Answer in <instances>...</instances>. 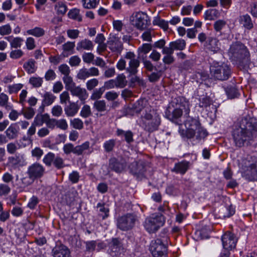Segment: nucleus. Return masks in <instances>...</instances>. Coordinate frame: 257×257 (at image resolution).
I'll return each mask as SVG.
<instances>
[{
	"label": "nucleus",
	"mask_w": 257,
	"mask_h": 257,
	"mask_svg": "<svg viewBox=\"0 0 257 257\" xmlns=\"http://www.w3.org/2000/svg\"><path fill=\"white\" fill-rule=\"evenodd\" d=\"M256 125L247 118H242L239 124L235 126L232 132L235 146L240 148L248 145L256 137Z\"/></svg>",
	"instance_id": "1"
},
{
	"label": "nucleus",
	"mask_w": 257,
	"mask_h": 257,
	"mask_svg": "<svg viewBox=\"0 0 257 257\" xmlns=\"http://www.w3.org/2000/svg\"><path fill=\"white\" fill-rule=\"evenodd\" d=\"M228 55L240 69L247 70L249 67V54L246 47L241 43H233L230 47Z\"/></svg>",
	"instance_id": "2"
},
{
	"label": "nucleus",
	"mask_w": 257,
	"mask_h": 257,
	"mask_svg": "<svg viewBox=\"0 0 257 257\" xmlns=\"http://www.w3.org/2000/svg\"><path fill=\"white\" fill-rule=\"evenodd\" d=\"M185 125L186 130L184 135L188 139L192 138L196 135V139L201 140L208 135L206 130L201 126L197 119L188 117L185 122Z\"/></svg>",
	"instance_id": "3"
},
{
	"label": "nucleus",
	"mask_w": 257,
	"mask_h": 257,
	"mask_svg": "<svg viewBox=\"0 0 257 257\" xmlns=\"http://www.w3.org/2000/svg\"><path fill=\"white\" fill-rule=\"evenodd\" d=\"M174 109L172 111V114L170 119L174 121L180 118L184 111L186 114H188L190 111V104L188 101L184 97L178 96L173 98L170 103Z\"/></svg>",
	"instance_id": "4"
},
{
	"label": "nucleus",
	"mask_w": 257,
	"mask_h": 257,
	"mask_svg": "<svg viewBox=\"0 0 257 257\" xmlns=\"http://www.w3.org/2000/svg\"><path fill=\"white\" fill-rule=\"evenodd\" d=\"M211 77L216 80L224 81L229 78L231 75L230 67L224 63L213 62L210 67Z\"/></svg>",
	"instance_id": "5"
},
{
	"label": "nucleus",
	"mask_w": 257,
	"mask_h": 257,
	"mask_svg": "<svg viewBox=\"0 0 257 257\" xmlns=\"http://www.w3.org/2000/svg\"><path fill=\"white\" fill-rule=\"evenodd\" d=\"M245 177L250 181H257V154L248 155L243 160Z\"/></svg>",
	"instance_id": "6"
},
{
	"label": "nucleus",
	"mask_w": 257,
	"mask_h": 257,
	"mask_svg": "<svg viewBox=\"0 0 257 257\" xmlns=\"http://www.w3.org/2000/svg\"><path fill=\"white\" fill-rule=\"evenodd\" d=\"M165 222V219L163 215L160 214H154L146 218L144 225L148 232L153 233L162 226Z\"/></svg>",
	"instance_id": "7"
},
{
	"label": "nucleus",
	"mask_w": 257,
	"mask_h": 257,
	"mask_svg": "<svg viewBox=\"0 0 257 257\" xmlns=\"http://www.w3.org/2000/svg\"><path fill=\"white\" fill-rule=\"evenodd\" d=\"M142 122L145 129L149 132L156 130L160 124V117L154 111L147 112L142 116Z\"/></svg>",
	"instance_id": "8"
},
{
	"label": "nucleus",
	"mask_w": 257,
	"mask_h": 257,
	"mask_svg": "<svg viewBox=\"0 0 257 257\" xmlns=\"http://www.w3.org/2000/svg\"><path fill=\"white\" fill-rule=\"evenodd\" d=\"M136 221V217L131 214H127L117 219V226L120 229L126 231L132 229Z\"/></svg>",
	"instance_id": "9"
},
{
	"label": "nucleus",
	"mask_w": 257,
	"mask_h": 257,
	"mask_svg": "<svg viewBox=\"0 0 257 257\" xmlns=\"http://www.w3.org/2000/svg\"><path fill=\"white\" fill-rule=\"evenodd\" d=\"M150 249L154 257L167 256V247L159 239L152 241Z\"/></svg>",
	"instance_id": "10"
},
{
	"label": "nucleus",
	"mask_w": 257,
	"mask_h": 257,
	"mask_svg": "<svg viewBox=\"0 0 257 257\" xmlns=\"http://www.w3.org/2000/svg\"><path fill=\"white\" fill-rule=\"evenodd\" d=\"M124 58L128 61V66L126 71L131 75H136L138 72V68L140 66V60L136 58L134 52H128L124 56Z\"/></svg>",
	"instance_id": "11"
},
{
	"label": "nucleus",
	"mask_w": 257,
	"mask_h": 257,
	"mask_svg": "<svg viewBox=\"0 0 257 257\" xmlns=\"http://www.w3.org/2000/svg\"><path fill=\"white\" fill-rule=\"evenodd\" d=\"M148 16L143 12H137L132 16L131 21L133 25L138 29L143 30L147 28L148 25Z\"/></svg>",
	"instance_id": "12"
},
{
	"label": "nucleus",
	"mask_w": 257,
	"mask_h": 257,
	"mask_svg": "<svg viewBox=\"0 0 257 257\" xmlns=\"http://www.w3.org/2000/svg\"><path fill=\"white\" fill-rule=\"evenodd\" d=\"M222 242L224 249L230 250L235 247L237 239L233 234L227 232L222 236Z\"/></svg>",
	"instance_id": "13"
},
{
	"label": "nucleus",
	"mask_w": 257,
	"mask_h": 257,
	"mask_svg": "<svg viewBox=\"0 0 257 257\" xmlns=\"http://www.w3.org/2000/svg\"><path fill=\"white\" fill-rule=\"evenodd\" d=\"M45 172V169L42 165L39 163H35L29 167L27 173L28 175L36 179L42 177Z\"/></svg>",
	"instance_id": "14"
},
{
	"label": "nucleus",
	"mask_w": 257,
	"mask_h": 257,
	"mask_svg": "<svg viewBox=\"0 0 257 257\" xmlns=\"http://www.w3.org/2000/svg\"><path fill=\"white\" fill-rule=\"evenodd\" d=\"M109 166L115 172H121L126 168V162L122 158L118 159L115 158H111L109 161Z\"/></svg>",
	"instance_id": "15"
},
{
	"label": "nucleus",
	"mask_w": 257,
	"mask_h": 257,
	"mask_svg": "<svg viewBox=\"0 0 257 257\" xmlns=\"http://www.w3.org/2000/svg\"><path fill=\"white\" fill-rule=\"evenodd\" d=\"M204 46L207 50L214 53H218L220 51V43L219 40L213 37L208 38Z\"/></svg>",
	"instance_id": "16"
},
{
	"label": "nucleus",
	"mask_w": 257,
	"mask_h": 257,
	"mask_svg": "<svg viewBox=\"0 0 257 257\" xmlns=\"http://www.w3.org/2000/svg\"><path fill=\"white\" fill-rule=\"evenodd\" d=\"M131 172L135 175H142L146 171L145 163L141 160L135 161L129 166Z\"/></svg>",
	"instance_id": "17"
},
{
	"label": "nucleus",
	"mask_w": 257,
	"mask_h": 257,
	"mask_svg": "<svg viewBox=\"0 0 257 257\" xmlns=\"http://www.w3.org/2000/svg\"><path fill=\"white\" fill-rule=\"evenodd\" d=\"M54 257H70V251L68 248L64 245H56L52 250Z\"/></svg>",
	"instance_id": "18"
},
{
	"label": "nucleus",
	"mask_w": 257,
	"mask_h": 257,
	"mask_svg": "<svg viewBox=\"0 0 257 257\" xmlns=\"http://www.w3.org/2000/svg\"><path fill=\"white\" fill-rule=\"evenodd\" d=\"M122 249L120 241L117 238H112L109 245V254L112 256H117Z\"/></svg>",
	"instance_id": "19"
},
{
	"label": "nucleus",
	"mask_w": 257,
	"mask_h": 257,
	"mask_svg": "<svg viewBox=\"0 0 257 257\" xmlns=\"http://www.w3.org/2000/svg\"><path fill=\"white\" fill-rule=\"evenodd\" d=\"M69 90L72 95L78 97L82 101H84L88 97V94L86 89L82 88L80 86L74 85L72 88H70Z\"/></svg>",
	"instance_id": "20"
},
{
	"label": "nucleus",
	"mask_w": 257,
	"mask_h": 257,
	"mask_svg": "<svg viewBox=\"0 0 257 257\" xmlns=\"http://www.w3.org/2000/svg\"><path fill=\"white\" fill-rule=\"evenodd\" d=\"M109 48L112 51L120 53L122 49L123 46L121 41L118 37H113L108 41Z\"/></svg>",
	"instance_id": "21"
},
{
	"label": "nucleus",
	"mask_w": 257,
	"mask_h": 257,
	"mask_svg": "<svg viewBox=\"0 0 257 257\" xmlns=\"http://www.w3.org/2000/svg\"><path fill=\"white\" fill-rule=\"evenodd\" d=\"M190 163L183 161L175 164L172 171L177 173L184 174L189 168Z\"/></svg>",
	"instance_id": "22"
},
{
	"label": "nucleus",
	"mask_w": 257,
	"mask_h": 257,
	"mask_svg": "<svg viewBox=\"0 0 257 257\" xmlns=\"http://www.w3.org/2000/svg\"><path fill=\"white\" fill-rule=\"evenodd\" d=\"M79 107L75 102H70L69 104L64 108V111L67 116H73L78 111Z\"/></svg>",
	"instance_id": "23"
},
{
	"label": "nucleus",
	"mask_w": 257,
	"mask_h": 257,
	"mask_svg": "<svg viewBox=\"0 0 257 257\" xmlns=\"http://www.w3.org/2000/svg\"><path fill=\"white\" fill-rule=\"evenodd\" d=\"M93 48L92 42L88 39H84L77 43L76 49L78 51L82 50H91Z\"/></svg>",
	"instance_id": "24"
},
{
	"label": "nucleus",
	"mask_w": 257,
	"mask_h": 257,
	"mask_svg": "<svg viewBox=\"0 0 257 257\" xmlns=\"http://www.w3.org/2000/svg\"><path fill=\"white\" fill-rule=\"evenodd\" d=\"M18 128L15 124H11L5 132L7 138L10 140L16 139L18 137Z\"/></svg>",
	"instance_id": "25"
},
{
	"label": "nucleus",
	"mask_w": 257,
	"mask_h": 257,
	"mask_svg": "<svg viewBox=\"0 0 257 257\" xmlns=\"http://www.w3.org/2000/svg\"><path fill=\"white\" fill-rule=\"evenodd\" d=\"M239 23L247 29H251L253 27L250 16L248 15H242L239 17Z\"/></svg>",
	"instance_id": "26"
},
{
	"label": "nucleus",
	"mask_w": 257,
	"mask_h": 257,
	"mask_svg": "<svg viewBox=\"0 0 257 257\" xmlns=\"http://www.w3.org/2000/svg\"><path fill=\"white\" fill-rule=\"evenodd\" d=\"M220 16L219 11L216 9H209L207 10L204 15V19L206 20H214Z\"/></svg>",
	"instance_id": "27"
},
{
	"label": "nucleus",
	"mask_w": 257,
	"mask_h": 257,
	"mask_svg": "<svg viewBox=\"0 0 257 257\" xmlns=\"http://www.w3.org/2000/svg\"><path fill=\"white\" fill-rule=\"evenodd\" d=\"M42 107L51 105L54 101L56 97L51 92H47L43 95Z\"/></svg>",
	"instance_id": "28"
},
{
	"label": "nucleus",
	"mask_w": 257,
	"mask_h": 257,
	"mask_svg": "<svg viewBox=\"0 0 257 257\" xmlns=\"http://www.w3.org/2000/svg\"><path fill=\"white\" fill-rule=\"evenodd\" d=\"M5 39L8 40L10 43L11 47L14 48H18L21 47L22 43L23 41V39L21 38H13L12 36L6 37H5Z\"/></svg>",
	"instance_id": "29"
},
{
	"label": "nucleus",
	"mask_w": 257,
	"mask_h": 257,
	"mask_svg": "<svg viewBox=\"0 0 257 257\" xmlns=\"http://www.w3.org/2000/svg\"><path fill=\"white\" fill-rule=\"evenodd\" d=\"M116 134L118 136L124 137L125 141L128 143H130L134 141L133 134L130 131H124L120 129H118L116 131Z\"/></svg>",
	"instance_id": "30"
},
{
	"label": "nucleus",
	"mask_w": 257,
	"mask_h": 257,
	"mask_svg": "<svg viewBox=\"0 0 257 257\" xmlns=\"http://www.w3.org/2000/svg\"><path fill=\"white\" fill-rule=\"evenodd\" d=\"M93 108L98 112H104L107 110L106 102L104 100L95 101L93 104Z\"/></svg>",
	"instance_id": "31"
},
{
	"label": "nucleus",
	"mask_w": 257,
	"mask_h": 257,
	"mask_svg": "<svg viewBox=\"0 0 257 257\" xmlns=\"http://www.w3.org/2000/svg\"><path fill=\"white\" fill-rule=\"evenodd\" d=\"M47 117H48V114L45 113L44 114H37L34 118L32 124L36 126H41L44 123H45V120Z\"/></svg>",
	"instance_id": "32"
},
{
	"label": "nucleus",
	"mask_w": 257,
	"mask_h": 257,
	"mask_svg": "<svg viewBox=\"0 0 257 257\" xmlns=\"http://www.w3.org/2000/svg\"><path fill=\"white\" fill-rule=\"evenodd\" d=\"M26 33L28 35H32L36 37H40L45 35V32L43 28L37 27L34 29L27 30Z\"/></svg>",
	"instance_id": "33"
},
{
	"label": "nucleus",
	"mask_w": 257,
	"mask_h": 257,
	"mask_svg": "<svg viewBox=\"0 0 257 257\" xmlns=\"http://www.w3.org/2000/svg\"><path fill=\"white\" fill-rule=\"evenodd\" d=\"M169 45L172 46L174 50H183L186 47V42L183 39H179L175 41L172 42L170 43Z\"/></svg>",
	"instance_id": "34"
},
{
	"label": "nucleus",
	"mask_w": 257,
	"mask_h": 257,
	"mask_svg": "<svg viewBox=\"0 0 257 257\" xmlns=\"http://www.w3.org/2000/svg\"><path fill=\"white\" fill-rule=\"evenodd\" d=\"M55 155L52 152H49L46 154L43 159V162L47 167H51L53 164Z\"/></svg>",
	"instance_id": "35"
},
{
	"label": "nucleus",
	"mask_w": 257,
	"mask_h": 257,
	"mask_svg": "<svg viewBox=\"0 0 257 257\" xmlns=\"http://www.w3.org/2000/svg\"><path fill=\"white\" fill-rule=\"evenodd\" d=\"M151 50L152 46L150 44H143L138 49V55L141 56L142 58L144 55L148 54Z\"/></svg>",
	"instance_id": "36"
},
{
	"label": "nucleus",
	"mask_w": 257,
	"mask_h": 257,
	"mask_svg": "<svg viewBox=\"0 0 257 257\" xmlns=\"http://www.w3.org/2000/svg\"><path fill=\"white\" fill-rule=\"evenodd\" d=\"M90 143L88 141L84 142L81 145L75 147V154L78 156L81 155L83 153L89 149Z\"/></svg>",
	"instance_id": "37"
},
{
	"label": "nucleus",
	"mask_w": 257,
	"mask_h": 257,
	"mask_svg": "<svg viewBox=\"0 0 257 257\" xmlns=\"http://www.w3.org/2000/svg\"><path fill=\"white\" fill-rule=\"evenodd\" d=\"M105 91L104 87H101L98 89H95L90 96V99L92 100H98Z\"/></svg>",
	"instance_id": "38"
},
{
	"label": "nucleus",
	"mask_w": 257,
	"mask_h": 257,
	"mask_svg": "<svg viewBox=\"0 0 257 257\" xmlns=\"http://www.w3.org/2000/svg\"><path fill=\"white\" fill-rule=\"evenodd\" d=\"M226 93L228 97L230 99H233L237 97L239 95L237 89L234 86L227 87L226 88Z\"/></svg>",
	"instance_id": "39"
},
{
	"label": "nucleus",
	"mask_w": 257,
	"mask_h": 257,
	"mask_svg": "<svg viewBox=\"0 0 257 257\" xmlns=\"http://www.w3.org/2000/svg\"><path fill=\"white\" fill-rule=\"evenodd\" d=\"M153 24L154 25L160 26L165 30H167L168 28V22L164 20L161 19L159 17H156L154 18Z\"/></svg>",
	"instance_id": "40"
},
{
	"label": "nucleus",
	"mask_w": 257,
	"mask_h": 257,
	"mask_svg": "<svg viewBox=\"0 0 257 257\" xmlns=\"http://www.w3.org/2000/svg\"><path fill=\"white\" fill-rule=\"evenodd\" d=\"M22 162L21 157L19 155L10 156L8 158V164L12 166H16Z\"/></svg>",
	"instance_id": "41"
},
{
	"label": "nucleus",
	"mask_w": 257,
	"mask_h": 257,
	"mask_svg": "<svg viewBox=\"0 0 257 257\" xmlns=\"http://www.w3.org/2000/svg\"><path fill=\"white\" fill-rule=\"evenodd\" d=\"M24 68L29 74L34 73L36 71L35 61L32 60L28 61L24 64Z\"/></svg>",
	"instance_id": "42"
},
{
	"label": "nucleus",
	"mask_w": 257,
	"mask_h": 257,
	"mask_svg": "<svg viewBox=\"0 0 257 257\" xmlns=\"http://www.w3.org/2000/svg\"><path fill=\"white\" fill-rule=\"evenodd\" d=\"M226 21L224 20H218L213 24V28L215 32H220L222 29L225 27Z\"/></svg>",
	"instance_id": "43"
},
{
	"label": "nucleus",
	"mask_w": 257,
	"mask_h": 257,
	"mask_svg": "<svg viewBox=\"0 0 257 257\" xmlns=\"http://www.w3.org/2000/svg\"><path fill=\"white\" fill-rule=\"evenodd\" d=\"M115 145V140L110 139L105 141L103 144V148L106 152L109 153L112 151Z\"/></svg>",
	"instance_id": "44"
},
{
	"label": "nucleus",
	"mask_w": 257,
	"mask_h": 257,
	"mask_svg": "<svg viewBox=\"0 0 257 257\" xmlns=\"http://www.w3.org/2000/svg\"><path fill=\"white\" fill-rule=\"evenodd\" d=\"M116 81V87L123 88L127 83L125 76L123 74H120L114 79Z\"/></svg>",
	"instance_id": "45"
},
{
	"label": "nucleus",
	"mask_w": 257,
	"mask_h": 257,
	"mask_svg": "<svg viewBox=\"0 0 257 257\" xmlns=\"http://www.w3.org/2000/svg\"><path fill=\"white\" fill-rule=\"evenodd\" d=\"M43 80V78L40 77H32L29 79V83L36 88L40 87L42 86Z\"/></svg>",
	"instance_id": "46"
},
{
	"label": "nucleus",
	"mask_w": 257,
	"mask_h": 257,
	"mask_svg": "<svg viewBox=\"0 0 257 257\" xmlns=\"http://www.w3.org/2000/svg\"><path fill=\"white\" fill-rule=\"evenodd\" d=\"M98 2L97 0H82L83 7L88 9L95 8Z\"/></svg>",
	"instance_id": "47"
},
{
	"label": "nucleus",
	"mask_w": 257,
	"mask_h": 257,
	"mask_svg": "<svg viewBox=\"0 0 257 257\" xmlns=\"http://www.w3.org/2000/svg\"><path fill=\"white\" fill-rule=\"evenodd\" d=\"M69 17L78 22L82 21V17L79 14V10L74 9L70 11L68 13Z\"/></svg>",
	"instance_id": "48"
},
{
	"label": "nucleus",
	"mask_w": 257,
	"mask_h": 257,
	"mask_svg": "<svg viewBox=\"0 0 257 257\" xmlns=\"http://www.w3.org/2000/svg\"><path fill=\"white\" fill-rule=\"evenodd\" d=\"M70 125L75 129L81 130L83 127V121L78 118H75L70 120Z\"/></svg>",
	"instance_id": "49"
},
{
	"label": "nucleus",
	"mask_w": 257,
	"mask_h": 257,
	"mask_svg": "<svg viewBox=\"0 0 257 257\" xmlns=\"http://www.w3.org/2000/svg\"><path fill=\"white\" fill-rule=\"evenodd\" d=\"M212 104V101L210 97L204 96L200 98L199 106L201 107L207 108Z\"/></svg>",
	"instance_id": "50"
},
{
	"label": "nucleus",
	"mask_w": 257,
	"mask_h": 257,
	"mask_svg": "<svg viewBox=\"0 0 257 257\" xmlns=\"http://www.w3.org/2000/svg\"><path fill=\"white\" fill-rule=\"evenodd\" d=\"M22 113L25 117L28 119H31L35 114L34 108L31 107H26L25 110L22 111Z\"/></svg>",
	"instance_id": "51"
},
{
	"label": "nucleus",
	"mask_w": 257,
	"mask_h": 257,
	"mask_svg": "<svg viewBox=\"0 0 257 257\" xmlns=\"http://www.w3.org/2000/svg\"><path fill=\"white\" fill-rule=\"evenodd\" d=\"M89 77L88 69L86 68L80 69L77 74V78L80 80H85Z\"/></svg>",
	"instance_id": "52"
},
{
	"label": "nucleus",
	"mask_w": 257,
	"mask_h": 257,
	"mask_svg": "<svg viewBox=\"0 0 257 257\" xmlns=\"http://www.w3.org/2000/svg\"><path fill=\"white\" fill-rule=\"evenodd\" d=\"M53 165L58 169H61L65 166L63 159L59 156H55Z\"/></svg>",
	"instance_id": "53"
},
{
	"label": "nucleus",
	"mask_w": 257,
	"mask_h": 257,
	"mask_svg": "<svg viewBox=\"0 0 257 257\" xmlns=\"http://www.w3.org/2000/svg\"><path fill=\"white\" fill-rule=\"evenodd\" d=\"M63 80L65 84L67 89L69 90L70 88H72L74 85L72 78L69 75L64 76Z\"/></svg>",
	"instance_id": "54"
},
{
	"label": "nucleus",
	"mask_w": 257,
	"mask_h": 257,
	"mask_svg": "<svg viewBox=\"0 0 257 257\" xmlns=\"http://www.w3.org/2000/svg\"><path fill=\"white\" fill-rule=\"evenodd\" d=\"M55 10L59 15H64L67 12L66 6L61 2L58 3L55 6Z\"/></svg>",
	"instance_id": "55"
},
{
	"label": "nucleus",
	"mask_w": 257,
	"mask_h": 257,
	"mask_svg": "<svg viewBox=\"0 0 257 257\" xmlns=\"http://www.w3.org/2000/svg\"><path fill=\"white\" fill-rule=\"evenodd\" d=\"M43 154V150L39 147H36L31 151L32 156L36 158L37 160L40 159Z\"/></svg>",
	"instance_id": "56"
},
{
	"label": "nucleus",
	"mask_w": 257,
	"mask_h": 257,
	"mask_svg": "<svg viewBox=\"0 0 257 257\" xmlns=\"http://www.w3.org/2000/svg\"><path fill=\"white\" fill-rule=\"evenodd\" d=\"M80 114L84 118H87L91 115V111L90 106L88 105H84L81 110Z\"/></svg>",
	"instance_id": "57"
},
{
	"label": "nucleus",
	"mask_w": 257,
	"mask_h": 257,
	"mask_svg": "<svg viewBox=\"0 0 257 257\" xmlns=\"http://www.w3.org/2000/svg\"><path fill=\"white\" fill-rule=\"evenodd\" d=\"M99 81L96 78H92L88 80L86 83L87 89L90 91L93 90L98 84Z\"/></svg>",
	"instance_id": "58"
},
{
	"label": "nucleus",
	"mask_w": 257,
	"mask_h": 257,
	"mask_svg": "<svg viewBox=\"0 0 257 257\" xmlns=\"http://www.w3.org/2000/svg\"><path fill=\"white\" fill-rule=\"evenodd\" d=\"M34 180L35 179L30 175L22 178L21 179L22 186L21 187L24 188L28 186L34 182Z\"/></svg>",
	"instance_id": "59"
},
{
	"label": "nucleus",
	"mask_w": 257,
	"mask_h": 257,
	"mask_svg": "<svg viewBox=\"0 0 257 257\" xmlns=\"http://www.w3.org/2000/svg\"><path fill=\"white\" fill-rule=\"evenodd\" d=\"M11 191L10 187L4 183L0 184V196H7Z\"/></svg>",
	"instance_id": "60"
},
{
	"label": "nucleus",
	"mask_w": 257,
	"mask_h": 257,
	"mask_svg": "<svg viewBox=\"0 0 257 257\" xmlns=\"http://www.w3.org/2000/svg\"><path fill=\"white\" fill-rule=\"evenodd\" d=\"M75 147H74L73 145L71 143L66 144L63 147V150L66 155H68L71 153L75 154Z\"/></svg>",
	"instance_id": "61"
},
{
	"label": "nucleus",
	"mask_w": 257,
	"mask_h": 257,
	"mask_svg": "<svg viewBox=\"0 0 257 257\" xmlns=\"http://www.w3.org/2000/svg\"><path fill=\"white\" fill-rule=\"evenodd\" d=\"M82 59L86 63H92L94 59V55L92 53H84L82 55Z\"/></svg>",
	"instance_id": "62"
},
{
	"label": "nucleus",
	"mask_w": 257,
	"mask_h": 257,
	"mask_svg": "<svg viewBox=\"0 0 257 257\" xmlns=\"http://www.w3.org/2000/svg\"><path fill=\"white\" fill-rule=\"evenodd\" d=\"M24 55L22 50L20 49H16L12 50L10 54V57L13 59H18L21 58Z\"/></svg>",
	"instance_id": "63"
},
{
	"label": "nucleus",
	"mask_w": 257,
	"mask_h": 257,
	"mask_svg": "<svg viewBox=\"0 0 257 257\" xmlns=\"http://www.w3.org/2000/svg\"><path fill=\"white\" fill-rule=\"evenodd\" d=\"M12 32V28L9 24L0 27V34L2 36L8 35Z\"/></svg>",
	"instance_id": "64"
}]
</instances>
